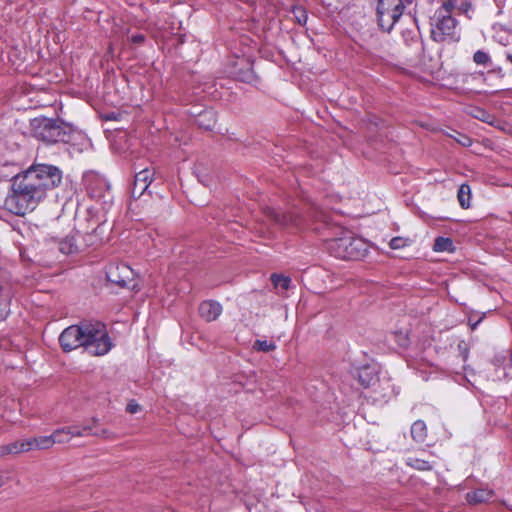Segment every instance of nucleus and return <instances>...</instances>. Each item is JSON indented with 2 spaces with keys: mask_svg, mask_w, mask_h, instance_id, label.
<instances>
[{
  "mask_svg": "<svg viewBox=\"0 0 512 512\" xmlns=\"http://www.w3.org/2000/svg\"><path fill=\"white\" fill-rule=\"evenodd\" d=\"M62 182L61 170L53 165L34 164L11 179L9 194L4 200L5 208L23 216L33 211L45 199L47 192Z\"/></svg>",
  "mask_w": 512,
  "mask_h": 512,
  "instance_id": "nucleus-1",
  "label": "nucleus"
},
{
  "mask_svg": "<svg viewBox=\"0 0 512 512\" xmlns=\"http://www.w3.org/2000/svg\"><path fill=\"white\" fill-rule=\"evenodd\" d=\"M59 343L64 352L79 347L93 356H103L112 348L105 325L102 323H81L65 328L59 336Z\"/></svg>",
  "mask_w": 512,
  "mask_h": 512,
  "instance_id": "nucleus-2",
  "label": "nucleus"
},
{
  "mask_svg": "<svg viewBox=\"0 0 512 512\" xmlns=\"http://www.w3.org/2000/svg\"><path fill=\"white\" fill-rule=\"evenodd\" d=\"M459 0H442V5L431 18V37L436 42H457L460 32L453 17V7Z\"/></svg>",
  "mask_w": 512,
  "mask_h": 512,
  "instance_id": "nucleus-3",
  "label": "nucleus"
},
{
  "mask_svg": "<svg viewBox=\"0 0 512 512\" xmlns=\"http://www.w3.org/2000/svg\"><path fill=\"white\" fill-rule=\"evenodd\" d=\"M328 252L339 259L359 260L368 252V243L349 231H343L340 237L326 240Z\"/></svg>",
  "mask_w": 512,
  "mask_h": 512,
  "instance_id": "nucleus-4",
  "label": "nucleus"
},
{
  "mask_svg": "<svg viewBox=\"0 0 512 512\" xmlns=\"http://www.w3.org/2000/svg\"><path fill=\"white\" fill-rule=\"evenodd\" d=\"M35 136L47 143L69 142L73 128L63 121L43 118L35 120Z\"/></svg>",
  "mask_w": 512,
  "mask_h": 512,
  "instance_id": "nucleus-5",
  "label": "nucleus"
},
{
  "mask_svg": "<svg viewBox=\"0 0 512 512\" xmlns=\"http://www.w3.org/2000/svg\"><path fill=\"white\" fill-rule=\"evenodd\" d=\"M404 8L403 0H377L376 15L380 28L390 32L403 15Z\"/></svg>",
  "mask_w": 512,
  "mask_h": 512,
  "instance_id": "nucleus-6",
  "label": "nucleus"
},
{
  "mask_svg": "<svg viewBox=\"0 0 512 512\" xmlns=\"http://www.w3.org/2000/svg\"><path fill=\"white\" fill-rule=\"evenodd\" d=\"M83 183L88 195L95 200L106 199L110 196V185L107 180L95 172H87L83 176Z\"/></svg>",
  "mask_w": 512,
  "mask_h": 512,
  "instance_id": "nucleus-7",
  "label": "nucleus"
},
{
  "mask_svg": "<svg viewBox=\"0 0 512 512\" xmlns=\"http://www.w3.org/2000/svg\"><path fill=\"white\" fill-rule=\"evenodd\" d=\"M13 286L7 271L0 270V321L9 314V307L13 297Z\"/></svg>",
  "mask_w": 512,
  "mask_h": 512,
  "instance_id": "nucleus-8",
  "label": "nucleus"
},
{
  "mask_svg": "<svg viewBox=\"0 0 512 512\" xmlns=\"http://www.w3.org/2000/svg\"><path fill=\"white\" fill-rule=\"evenodd\" d=\"M106 276L108 281L126 287L133 279V270L126 264H110Z\"/></svg>",
  "mask_w": 512,
  "mask_h": 512,
  "instance_id": "nucleus-9",
  "label": "nucleus"
},
{
  "mask_svg": "<svg viewBox=\"0 0 512 512\" xmlns=\"http://www.w3.org/2000/svg\"><path fill=\"white\" fill-rule=\"evenodd\" d=\"M153 172L149 169H143L135 175L131 195L133 198H140L148 189L152 182Z\"/></svg>",
  "mask_w": 512,
  "mask_h": 512,
  "instance_id": "nucleus-10",
  "label": "nucleus"
},
{
  "mask_svg": "<svg viewBox=\"0 0 512 512\" xmlns=\"http://www.w3.org/2000/svg\"><path fill=\"white\" fill-rule=\"evenodd\" d=\"M221 313V304L213 300L204 301L199 306V314L207 322L215 321Z\"/></svg>",
  "mask_w": 512,
  "mask_h": 512,
  "instance_id": "nucleus-11",
  "label": "nucleus"
},
{
  "mask_svg": "<svg viewBox=\"0 0 512 512\" xmlns=\"http://www.w3.org/2000/svg\"><path fill=\"white\" fill-rule=\"evenodd\" d=\"M80 432L82 434V437L92 435V436H96V437H100V438H107V439L114 438V435L112 432H110L109 430H107L105 428L98 427V420L95 418H93L91 420V423L80 426Z\"/></svg>",
  "mask_w": 512,
  "mask_h": 512,
  "instance_id": "nucleus-12",
  "label": "nucleus"
},
{
  "mask_svg": "<svg viewBox=\"0 0 512 512\" xmlns=\"http://www.w3.org/2000/svg\"><path fill=\"white\" fill-rule=\"evenodd\" d=\"M356 377L359 383L365 388L373 385L378 379L375 367L370 365H364L358 368L356 371Z\"/></svg>",
  "mask_w": 512,
  "mask_h": 512,
  "instance_id": "nucleus-13",
  "label": "nucleus"
},
{
  "mask_svg": "<svg viewBox=\"0 0 512 512\" xmlns=\"http://www.w3.org/2000/svg\"><path fill=\"white\" fill-rule=\"evenodd\" d=\"M196 122L199 127L205 130H212L217 122V113L212 109L204 110L199 113Z\"/></svg>",
  "mask_w": 512,
  "mask_h": 512,
  "instance_id": "nucleus-14",
  "label": "nucleus"
},
{
  "mask_svg": "<svg viewBox=\"0 0 512 512\" xmlns=\"http://www.w3.org/2000/svg\"><path fill=\"white\" fill-rule=\"evenodd\" d=\"M493 495V492L488 489H477L473 492H469L466 495V499L471 504H478L488 501Z\"/></svg>",
  "mask_w": 512,
  "mask_h": 512,
  "instance_id": "nucleus-15",
  "label": "nucleus"
},
{
  "mask_svg": "<svg viewBox=\"0 0 512 512\" xmlns=\"http://www.w3.org/2000/svg\"><path fill=\"white\" fill-rule=\"evenodd\" d=\"M411 436L418 443H423L427 438V427L424 421L417 420L411 426Z\"/></svg>",
  "mask_w": 512,
  "mask_h": 512,
  "instance_id": "nucleus-16",
  "label": "nucleus"
},
{
  "mask_svg": "<svg viewBox=\"0 0 512 512\" xmlns=\"http://www.w3.org/2000/svg\"><path fill=\"white\" fill-rule=\"evenodd\" d=\"M457 198L460 206L463 209H468L471 205V188L468 184H462L457 193Z\"/></svg>",
  "mask_w": 512,
  "mask_h": 512,
  "instance_id": "nucleus-17",
  "label": "nucleus"
},
{
  "mask_svg": "<svg viewBox=\"0 0 512 512\" xmlns=\"http://www.w3.org/2000/svg\"><path fill=\"white\" fill-rule=\"evenodd\" d=\"M271 282L273 283L275 289H277L279 293H282L290 288L291 278L284 275L272 274Z\"/></svg>",
  "mask_w": 512,
  "mask_h": 512,
  "instance_id": "nucleus-18",
  "label": "nucleus"
},
{
  "mask_svg": "<svg viewBox=\"0 0 512 512\" xmlns=\"http://www.w3.org/2000/svg\"><path fill=\"white\" fill-rule=\"evenodd\" d=\"M59 250L65 255L73 254L78 251V245L74 236H67L59 243Z\"/></svg>",
  "mask_w": 512,
  "mask_h": 512,
  "instance_id": "nucleus-19",
  "label": "nucleus"
},
{
  "mask_svg": "<svg viewBox=\"0 0 512 512\" xmlns=\"http://www.w3.org/2000/svg\"><path fill=\"white\" fill-rule=\"evenodd\" d=\"M32 448L45 450L51 448L55 444V439H53L52 434L49 436H40L31 438Z\"/></svg>",
  "mask_w": 512,
  "mask_h": 512,
  "instance_id": "nucleus-20",
  "label": "nucleus"
},
{
  "mask_svg": "<svg viewBox=\"0 0 512 512\" xmlns=\"http://www.w3.org/2000/svg\"><path fill=\"white\" fill-rule=\"evenodd\" d=\"M433 250L435 252H453V241L447 237H437L434 241Z\"/></svg>",
  "mask_w": 512,
  "mask_h": 512,
  "instance_id": "nucleus-21",
  "label": "nucleus"
},
{
  "mask_svg": "<svg viewBox=\"0 0 512 512\" xmlns=\"http://www.w3.org/2000/svg\"><path fill=\"white\" fill-rule=\"evenodd\" d=\"M406 464L420 471H428L433 468V465L430 462L417 457H408Z\"/></svg>",
  "mask_w": 512,
  "mask_h": 512,
  "instance_id": "nucleus-22",
  "label": "nucleus"
},
{
  "mask_svg": "<svg viewBox=\"0 0 512 512\" xmlns=\"http://www.w3.org/2000/svg\"><path fill=\"white\" fill-rule=\"evenodd\" d=\"M11 444H12V450H13L14 454L28 452L30 450H33L31 438L17 440V441L12 442Z\"/></svg>",
  "mask_w": 512,
  "mask_h": 512,
  "instance_id": "nucleus-23",
  "label": "nucleus"
},
{
  "mask_svg": "<svg viewBox=\"0 0 512 512\" xmlns=\"http://www.w3.org/2000/svg\"><path fill=\"white\" fill-rule=\"evenodd\" d=\"M292 14L295 20L302 26L307 23L308 15L306 10L301 6H296L292 9Z\"/></svg>",
  "mask_w": 512,
  "mask_h": 512,
  "instance_id": "nucleus-24",
  "label": "nucleus"
},
{
  "mask_svg": "<svg viewBox=\"0 0 512 512\" xmlns=\"http://www.w3.org/2000/svg\"><path fill=\"white\" fill-rule=\"evenodd\" d=\"M253 348L258 351L270 352V351L275 350L276 345L274 342H271V341L256 340L253 345Z\"/></svg>",
  "mask_w": 512,
  "mask_h": 512,
  "instance_id": "nucleus-25",
  "label": "nucleus"
},
{
  "mask_svg": "<svg viewBox=\"0 0 512 512\" xmlns=\"http://www.w3.org/2000/svg\"><path fill=\"white\" fill-rule=\"evenodd\" d=\"M473 61L477 65L487 66L491 62V58L485 51L477 50L473 55Z\"/></svg>",
  "mask_w": 512,
  "mask_h": 512,
  "instance_id": "nucleus-26",
  "label": "nucleus"
},
{
  "mask_svg": "<svg viewBox=\"0 0 512 512\" xmlns=\"http://www.w3.org/2000/svg\"><path fill=\"white\" fill-rule=\"evenodd\" d=\"M52 437H53V439H55V444L56 443L64 444V443H68L70 441L69 436L67 435L65 427L56 429L52 433Z\"/></svg>",
  "mask_w": 512,
  "mask_h": 512,
  "instance_id": "nucleus-27",
  "label": "nucleus"
},
{
  "mask_svg": "<svg viewBox=\"0 0 512 512\" xmlns=\"http://www.w3.org/2000/svg\"><path fill=\"white\" fill-rule=\"evenodd\" d=\"M410 244V240L404 237H394L390 240L389 246L391 249L397 250L402 249Z\"/></svg>",
  "mask_w": 512,
  "mask_h": 512,
  "instance_id": "nucleus-28",
  "label": "nucleus"
},
{
  "mask_svg": "<svg viewBox=\"0 0 512 512\" xmlns=\"http://www.w3.org/2000/svg\"><path fill=\"white\" fill-rule=\"evenodd\" d=\"M65 429L70 440L74 437H82L79 425L67 426Z\"/></svg>",
  "mask_w": 512,
  "mask_h": 512,
  "instance_id": "nucleus-29",
  "label": "nucleus"
},
{
  "mask_svg": "<svg viewBox=\"0 0 512 512\" xmlns=\"http://www.w3.org/2000/svg\"><path fill=\"white\" fill-rule=\"evenodd\" d=\"M458 135H459V138H455V139L460 145H462L464 147H468L472 144V140L468 136L462 135V134H458Z\"/></svg>",
  "mask_w": 512,
  "mask_h": 512,
  "instance_id": "nucleus-30",
  "label": "nucleus"
},
{
  "mask_svg": "<svg viewBox=\"0 0 512 512\" xmlns=\"http://www.w3.org/2000/svg\"><path fill=\"white\" fill-rule=\"evenodd\" d=\"M140 410V405L135 401H130L127 404L126 411L130 414H135Z\"/></svg>",
  "mask_w": 512,
  "mask_h": 512,
  "instance_id": "nucleus-31",
  "label": "nucleus"
},
{
  "mask_svg": "<svg viewBox=\"0 0 512 512\" xmlns=\"http://www.w3.org/2000/svg\"><path fill=\"white\" fill-rule=\"evenodd\" d=\"M475 117L482 120L483 122L490 123V118L492 116L484 110H478L477 114H475Z\"/></svg>",
  "mask_w": 512,
  "mask_h": 512,
  "instance_id": "nucleus-32",
  "label": "nucleus"
},
{
  "mask_svg": "<svg viewBox=\"0 0 512 512\" xmlns=\"http://www.w3.org/2000/svg\"><path fill=\"white\" fill-rule=\"evenodd\" d=\"M9 454H14L12 450V444H5L0 446V456H6Z\"/></svg>",
  "mask_w": 512,
  "mask_h": 512,
  "instance_id": "nucleus-33",
  "label": "nucleus"
},
{
  "mask_svg": "<svg viewBox=\"0 0 512 512\" xmlns=\"http://www.w3.org/2000/svg\"><path fill=\"white\" fill-rule=\"evenodd\" d=\"M131 42L135 43V44H141L144 42L145 40V36L143 34H135V35H132L131 38H130Z\"/></svg>",
  "mask_w": 512,
  "mask_h": 512,
  "instance_id": "nucleus-34",
  "label": "nucleus"
},
{
  "mask_svg": "<svg viewBox=\"0 0 512 512\" xmlns=\"http://www.w3.org/2000/svg\"><path fill=\"white\" fill-rule=\"evenodd\" d=\"M481 321H482V317H480L477 321H472V319L470 318L469 325H470L471 329L475 330Z\"/></svg>",
  "mask_w": 512,
  "mask_h": 512,
  "instance_id": "nucleus-35",
  "label": "nucleus"
},
{
  "mask_svg": "<svg viewBox=\"0 0 512 512\" xmlns=\"http://www.w3.org/2000/svg\"><path fill=\"white\" fill-rule=\"evenodd\" d=\"M399 344H400L401 346H406V345L408 344V339H407V337H406V336H402V335H401V339L399 340Z\"/></svg>",
  "mask_w": 512,
  "mask_h": 512,
  "instance_id": "nucleus-36",
  "label": "nucleus"
},
{
  "mask_svg": "<svg viewBox=\"0 0 512 512\" xmlns=\"http://www.w3.org/2000/svg\"><path fill=\"white\" fill-rule=\"evenodd\" d=\"M7 482V478L0 475V487L3 486L4 484H6Z\"/></svg>",
  "mask_w": 512,
  "mask_h": 512,
  "instance_id": "nucleus-37",
  "label": "nucleus"
},
{
  "mask_svg": "<svg viewBox=\"0 0 512 512\" xmlns=\"http://www.w3.org/2000/svg\"><path fill=\"white\" fill-rule=\"evenodd\" d=\"M507 58H508V60H509V61L511 62V64H512V55H508V56H507Z\"/></svg>",
  "mask_w": 512,
  "mask_h": 512,
  "instance_id": "nucleus-38",
  "label": "nucleus"
},
{
  "mask_svg": "<svg viewBox=\"0 0 512 512\" xmlns=\"http://www.w3.org/2000/svg\"><path fill=\"white\" fill-rule=\"evenodd\" d=\"M407 3L411 4L413 0H406Z\"/></svg>",
  "mask_w": 512,
  "mask_h": 512,
  "instance_id": "nucleus-39",
  "label": "nucleus"
}]
</instances>
